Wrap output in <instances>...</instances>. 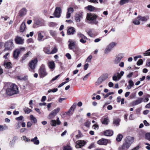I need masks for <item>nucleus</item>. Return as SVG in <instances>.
<instances>
[{
	"label": "nucleus",
	"instance_id": "69168bd1",
	"mask_svg": "<svg viewBox=\"0 0 150 150\" xmlns=\"http://www.w3.org/2000/svg\"><path fill=\"white\" fill-rule=\"evenodd\" d=\"M145 144L147 146H146V148L148 150H150V144L147 143H146Z\"/></svg>",
	"mask_w": 150,
	"mask_h": 150
},
{
	"label": "nucleus",
	"instance_id": "603ef678",
	"mask_svg": "<svg viewBox=\"0 0 150 150\" xmlns=\"http://www.w3.org/2000/svg\"><path fill=\"white\" fill-rule=\"evenodd\" d=\"M87 39V38L86 37V38L85 39H81L80 40V42H81L82 43L84 44L86 42V40Z\"/></svg>",
	"mask_w": 150,
	"mask_h": 150
},
{
	"label": "nucleus",
	"instance_id": "b1692460",
	"mask_svg": "<svg viewBox=\"0 0 150 150\" xmlns=\"http://www.w3.org/2000/svg\"><path fill=\"white\" fill-rule=\"evenodd\" d=\"M38 37L37 38L38 40L39 41H42V39L44 36L42 35L40 31L38 32Z\"/></svg>",
	"mask_w": 150,
	"mask_h": 150
},
{
	"label": "nucleus",
	"instance_id": "a878e982",
	"mask_svg": "<svg viewBox=\"0 0 150 150\" xmlns=\"http://www.w3.org/2000/svg\"><path fill=\"white\" fill-rule=\"evenodd\" d=\"M4 67L7 69L10 68L12 67V64L10 62H4Z\"/></svg>",
	"mask_w": 150,
	"mask_h": 150
},
{
	"label": "nucleus",
	"instance_id": "393cba45",
	"mask_svg": "<svg viewBox=\"0 0 150 150\" xmlns=\"http://www.w3.org/2000/svg\"><path fill=\"white\" fill-rule=\"evenodd\" d=\"M82 15L81 13L77 14L76 15L75 20L76 22H79L80 19L82 18Z\"/></svg>",
	"mask_w": 150,
	"mask_h": 150
},
{
	"label": "nucleus",
	"instance_id": "4468645a",
	"mask_svg": "<svg viewBox=\"0 0 150 150\" xmlns=\"http://www.w3.org/2000/svg\"><path fill=\"white\" fill-rule=\"evenodd\" d=\"M26 12L27 11L26 8H23L20 11L19 13V16L21 17L23 16L26 14Z\"/></svg>",
	"mask_w": 150,
	"mask_h": 150
},
{
	"label": "nucleus",
	"instance_id": "4c0bfd02",
	"mask_svg": "<svg viewBox=\"0 0 150 150\" xmlns=\"http://www.w3.org/2000/svg\"><path fill=\"white\" fill-rule=\"evenodd\" d=\"M129 0H121L120 1V4L122 5L129 2Z\"/></svg>",
	"mask_w": 150,
	"mask_h": 150
},
{
	"label": "nucleus",
	"instance_id": "c9c22d12",
	"mask_svg": "<svg viewBox=\"0 0 150 150\" xmlns=\"http://www.w3.org/2000/svg\"><path fill=\"white\" fill-rule=\"evenodd\" d=\"M24 111L26 113L29 114L32 111V110L28 108L25 107L24 108Z\"/></svg>",
	"mask_w": 150,
	"mask_h": 150
},
{
	"label": "nucleus",
	"instance_id": "680f3d73",
	"mask_svg": "<svg viewBox=\"0 0 150 150\" xmlns=\"http://www.w3.org/2000/svg\"><path fill=\"white\" fill-rule=\"evenodd\" d=\"M115 74H116L117 77V78H118V80H119L121 77V76H120V74L119 73H117Z\"/></svg>",
	"mask_w": 150,
	"mask_h": 150
},
{
	"label": "nucleus",
	"instance_id": "f3484780",
	"mask_svg": "<svg viewBox=\"0 0 150 150\" xmlns=\"http://www.w3.org/2000/svg\"><path fill=\"white\" fill-rule=\"evenodd\" d=\"M75 31L74 28L72 27H71L68 29L67 34L69 35H73L74 34Z\"/></svg>",
	"mask_w": 150,
	"mask_h": 150
},
{
	"label": "nucleus",
	"instance_id": "7c9ffc66",
	"mask_svg": "<svg viewBox=\"0 0 150 150\" xmlns=\"http://www.w3.org/2000/svg\"><path fill=\"white\" fill-rule=\"evenodd\" d=\"M142 100V98H140L138 100L134 101L133 102V105H138L141 103Z\"/></svg>",
	"mask_w": 150,
	"mask_h": 150
},
{
	"label": "nucleus",
	"instance_id": "423d86ee",
	"mask_svg": "<svg viewBox=\"0 0 150 150\" xmlns=\"http://www.w3.org/2000/svg\"><path fill=\"white\" fill-rule=\"evenodd\" d=\"M39 74L40 78H43L47 74L44 66L41 67L39 69Z\"/></svg>",
	"mask_w": 150,
	"mask_h": 150
},
{
	"label": "nucleus",
	"instance_id": "49530a36",
	"mask_svg": "<svg viewBox=\"0 0 150 150\" xmlns=\"http://www.w3.org/2000/svg\"><path fill=\"white\" fill-rule=\"evenodd\" d=\"M22 140H24L26 142H29L30 141L29 139L27 138L25 136H23L22 137Z\"/></svg>",
	"mask_w": 150,
	"mask_h": 150
},
{
	"label": "nucleus",
	"instance_id": "39448f33",
	"mask_svg": "<svg viewBox=\"0 0 150 150\" xmlns=\"http://www.w3.org/2000/svg\"><path fill=\"white\" fill-rule=\"evenodd\" d=\"M38 62L37 59V58H34L29 62L28 65L30 68L32 70H34Z\"/></svg>",
	"mask_w": 150,
	"mask_h": 150
},
{
	"label": "nucleus",
	"instance_id": "72a5a7b5",
	"mask_svg": "<svg viewBox=\"0 0 150 150\" xmlns=\"http://www.w3.org/2000/svg\"><path fill=\"white\" fill-rule=\"evenodd\" d=\"M138 19L140 21H147L146 18L144 17H142L140 16H138Z\"/></svg>",
	"mask_w": 150,
	"mask_h": 150
},
{
	"label": "nucleus",
	"instance_id": "f8f14e48",
	"mask_svg": "<svg viewBox=\"0 0 150 150\" xmlns=\"http://www.w3.org/2000/svg\"><path fill=\"white\" fill-rule=\"evenodd\" d=\"M76 148H80L84 146L85 143L84 141L78 140L76 142Z\"/></svg>",
	"mask_w": 150,
	"mask_h": 150
},
{
	"label": "nucleus",
	"instance_id": "5701e85b",
	"mask_svg": "<svg viewBox=\"0 0 150 150\" xmlns=\"http://www.w3.org/2000/svg\"><path fill=\"white\" fill-rule=\"evenodd\" d=\"M26 28V26L25 23L24 22H23L21 25L20 28V31L21 32H24Z\"/></svg>",
	"mask_w": 150,
	"mask_h": 150
},
{
	"label": "nucleus",
	"instance_id": "2f4dec72",
	"mask_svg": "<svg viewBox=\"0 0 150 150\" xmlns=\"http://www.w3.org/2000/svg\"><path fill=\"white\" fill-rule=\"evenodd\" d=\"M123 137V136L122 134H118L116 138V140L118 142H120Z\"/></svg>",
	"mask_w": 150,
	"mask_h": 150
},
{
	"label": "nucleus",
	"instance_id": "9b49d317",
	"mask_svg": "<svg viewBox=\"0 0 150 150\" xmlns=\"http://www.w3.org/2000/svg\"><path fill=\"white\" fill-rule=\"evenodd\" d=\"M51 125L53 126H55L57 125H60L61 124V122L59 120V118L58 117L57 120H52L50 121Z\"/></svg>",
	"mask_w": 150,
	"mask_h": 150
},
{
	"label": "nucleus",
	"instance_id": "de8ad7c7",
	"mask_svg": "<svg viewBox=\"0 0 150 150\" xmlns=\"http://www.w3.org/2000/svg\"><path fill=\"white\" fill-rule=\"evenodd\" d=\"M44 52L47 54H51V52L49 48H45L44 49Z\"/></svg>",
	"mask_w": 150,
	"mask_h": 150
},
{
	"label": "nucleus",
	"instance_id": "774afa93",
	"mask_svg": "<svg viewBox=\"0 0 150 150\" xmlns=\"http://www.w3.org/2000/svg\"><path fill=\"white\" fill-rule=\"evenodd\" d=\"M112 79L115 81H116L118 80V78L117 77L116 74H115L112 77Z\"/></svg>",
	"mask_w": 150,
	"mask_h": 150
},
{
	"label": "nucleus",
	"instance_id": "c03bdc74",
	"mask_svg": "<svg viewBox=\"0 0 150 150\" xmlns=\"http://www.w3.org/2000/svg\"><path fill=\"white\" fill-rule=\"evenodd\" d=\"M145 138L150 141V132L146 134L145 135Z\"/></svg>",
	"mask_w": 150,
	"mask_h": 150
},
{
	"label": "nucleus",
	"instance_id": "bf43d9fd",
	"mask_svg": "<svg viewBox=\"0 0 150 150\" xmlns=\"http://www.w3.org/2000/svg\"><path fill=\"white\" fill-rule=\"evenodd\" d=\"M18 79L20 80H25L26 78L25 77H21L20 76H18L17 77Z\"/></svg>",
	"mask_w": 150,
	"mask_h": 150
},
{
	"label": "nucleus",
	"instance_id": "5fc2aeb1",
	"mask_svg": "<svg viewBox=\"0 0 150 150\" xmlns=\"http://www.w3.org/2000/svg\"><path fill=\"white\" fill-rule=\"evenodd\" d=\"M50 33L51 35L53 37L55 36L56 35V33L55 31L52 30H50Z\"/></svg>",
	"mask_w": 150,
	"mask_h": 150
},
{
	"label": "nucleus",
	"instance_id": "a211bd4d",
	"mask_svg": "<svg viewBox=\"0 0 150 150\" xmlns=\"http://www.w3.org/2000/svg\"><path fill=\"white\" fill-rule=\"evenodd\" d=\"M31 54V52L29 51L27 52L26 54H25L23 57H22V59L20 60V61L23 63V61L25 60L26 58L29 56V55Z\"/></svg>",
	"mask_w": 150,
	"mask_h": 150
},
{
	"label": "nucleus",
	"instance_id": "9d476101",
	"mask_svg": "<svg viewBox=\"0 0 150 150\" xmlns=\"http://www.w3.org/2000/svg\"><path fill=\"white\" fill-rule=\"evenodd\" d=\"M24 39L20 36H17L15 39L16 43L19 45H22L24 43Z\"/></svg>",
	"mask_w": 150,
	"mask_h": 150
},
{
	"label": "nucleus",
	"instance_id": "aec40b11",
	"mask_svg": "<svg viewBox=\"0 0 150 150\" xmlns=\"http://www.w3.org/2000/svg\"><path fill=\"white\" fill-rule=\"evenodd\" d=\"M48 66L51 69H54L55 68V64L54 61H51L48 63Z\"/></svg>",
	"mask_w": 150,
	"mask_h": 150
},
{
	"label": "nucleus",
	"instance_id": "7ed1b4c3",
	"mask_svg": "<svg viewBox=\"0 0 150 150\" xmlns=\"http://www.w3.org/2000/svg\"><path fill=\"white\" fill-rule=\"evenodd\" d=\"M4 47H5L4 50V51L11 50L14 47L13 40H11L5 42Z\"/></svg>",
	"mask_w": 150,
	"mask_h": 150
},
{
	"label": "nucleus",
	"instance_id": "864d4df0",
	"mask_svg": "<svg viewBox=\"0 0 150 150\" xmlns=\"http://www.w3.org/2000/svg\"><path fill=\"white\" fill-rule=\"evenodd\" d=\"M129 85L133 87L134 84L132 80H129L128 81Z\"/></svg>",
	"mask_w": 150,
	"mask_h": 150
},
{
	"label": "nucleus",
	"instance_id": "6ab92c4d",
	"mask_svg": "<svg viewBox=\"0 0 150 150\" xmlns=\"http://www.w3.org/2000/svg\"><path fill=\"white\" fill-rule=\"evenodd\" d=\"M20 53V51L19 50H16L13 52V56L14 57L15 59L17 58Z\"/></svg>",
	"mask_w": 150,
	"mask_h": 150
},
{
	"label": "nucleus",
	"instance_id": "2eb2a0df",
	"mask_svg": "<svg viewBox=\"0 0 150 150\" xmlns=\"http://www.w3.org/2000/svg\"><path fill=\"white\" fill-rule=\"evenodd\" d=\"M68 42H70L68 45L69 48L71 50L74 49L75 47V43L71 42V40H69Z\"/></svg>",
	"mask_w": 150,
	"mask_h": 150
},
{
	"label": "nucleus",
	"instance_id": "f03ea898",
	"mask_svg": "<svg viewBox=\"0 0 150 150\" xmlns=\"http://www.w3.org/2000/svg\"><path fill=\"white\" fill-rule=\"evenodd\" d=\"M134 138L133 137H128L125 139V142L123 144L122 146V149L123 150H126L134 142Z\"/></svg>",
	"mask_w": 150,
	"mask_h": 150
},
{
	"label": "nucleus",
	"instance_id": "ea45409f",
	"mask_svg": "<svg viewBox=\"0 0 150 150\" xmlns=\"http://www.w3.org/2000/svg\"><path fill=\"white\" fill-rule=\"evenodd\" d=\"M112 50L107 46L104 51L105 53L106 54Z\"/></svg>",
	"mask_w": 150,
	"mask_h": 150
},
{
	"label": "nucleus",
	"instance_id": "dca6fc26",
	"mask_svg": "<svg viewBox=\"0 0 150 150\" xmlns=\"http://www.w3.org/2000/svg\"><path fill=\"white\" fill-rule=\"evenodd\" d=\"M60 110V108H57L56 109L53 110L50 113V115H52L53 117H54L59 112Z\"/></svg>",
	"mask_w": 150,
	"mask_h": 150
},
{
	"label": "nucleus",
	"instance_id": "e433bc0d",
	"mask_svg": "<svg viewBox=\"0 0 150 150\" xmlns=\"http://www.w3.org/2000/svg\"><path fill=\"white\" fill-rule=\"evenodd\" d=\"M109 121L107 118H104L103 121H102V124L105 125H107Z\"/></svg>",
	"mask_w": 150,
	"mask_h": 150
},
{
	"label": "nucleus",
	"instance_id": "09e8293b",
	"mask_svg": "<svg viewBox=\"0 0 150 150\" xmlns=\"http://www.w3.org/2000/svg\"><path fill=\"white\" fill-rule=\"evenodd\" d=\"M90 124V122L88 120L86 121L84 124L85 125L88 127H89Z\"/></svg>",
	"mask_w": 150,
	"mask_h": 150
},
{
	"label": "nucleus",
	"instance_id": "052dcab7",
	"mask_svg": "<svg viewBox=\"0 0 150 150\" xmlns=\"http://www.w3.org/2000/svg\"><path fill=\"white\" fill-rule=\"evenodd\" d=\"M23 118V117L22 116H21L19 117H16V119L17 120H22Z\"/></svg>",
	"mask_w": 150,
	"mask_h": 150
},
{
	"label": "nucleus",
	"instance_id": "0eeeda50",
	"mask_svg": "<svg viewBox=\"0 0 150 150\" xmlns=\"http://www.w3.org/2000/svg\"><path fill=\"white\" fill-rule=\"evenodd\" d=\"M76 105L77 104L76 103H74L71 106L69 110L67 112H65L66 114L69 116L72 115L74 111L76 108Z\"/></svg>",
	"mask_w": 150,
	"mask_h": 150
},
{
	"label": "nucleus",
	"instance_id": "c756f323",
	"mask_svg": "<svg viewBox=\"0 0 150 150\" xmlns=\"http://www.w3.org/2000/svg\"><path fill=\"white\" fill-rule=\"evenodd\" d=\"M120 121V119L119 118L115 119L113 120V124L117 126L119 125Z\"/></svg>",
	"mask_w": 150,
	"mask_h": 150
},
{
	"label": "nucleus",
	"instance_id": "37998d69",
	"mask_svg": "<svg viewBox=\"0 0 150 150\" xmlns=\"http://www.w3.org/2000/svg\"><path fill=\"white\" fill-rule=\"evenodd\" d=\"M18 139V137H14L12 141L10 142V144H14L15 142Z\"/></svg>",
	"mask_w": 150,
	"mask_h": 150
},
{
	"label": "nucleus",
	"instance_id": "412c9836",
	"mask_svg": "<svg viewBox=\"0 0 150 150\" xmlns=\"http://www.w3.org/2000/svg\"><path fill=\"white\" fill-rule=\"evenodd\" d=\"M31 141L33 142L34 144L36 145H38L39 144V141L38 139V137H35L34 138L31 139Z\"/></svg>",
	"mask_w": 150,
	"mask_h": 150
},
{
	"label": "nucleus",
	"instance_id": "a19ab883",
	"mask_svg": "<svg viewBox=\"0 0 150 150\" xmlns=\"http://www.w3.org/2000/svg\"><path fill=\"white\" fill-rule=\"evenodd\" d=\"M88 10L90 11H92L95 9V8L91 5H89L86 7Z\"/></svg>",
	"mask_w": 150,
	"mask_h": 150
},
{
	"label": "nucleus",
	"instance_id": "1a4fd4ad",
	"mask_svg": "<svg viewBox=\"0 0 150 150\" xmlns=\"http://www.w3.org/2000/svg\"><path fill=\"white\" fill-rule=\"evenodd\" d=\"M124 55L123 54L120 53L117 55L114 61V63L115 64H117L120 61L121 59L124 57Z\"/></svg>",
	"mask_w": 150,
	"mask_h": 150
},
{
	"label": "nucleus",
	"instance_id": "bb28decb",
	"mask_svg": "<svg viewBox=\"0 0 150 150\" xmlns=\"http://www.w3.org/2000/svg\"><path fill=\"white\" fill-rule=\"evenodd\" d=\"M30 120L34 123H36L37 122V120L36 118L33 115H31L30 116Z\"/></svg>",
	"mask_w": 150,
	"mask_h": 150
},
{
	"label": "nucleus",
	"instance_id": "c85d7f7f",
	"mask_svg": "<svg viewBox=\"0 0 150 150\" xmlns=\"http://www.w3.org/2000/svg\"><path fill=\"white\" fill-rule=\"evenodd\" d=\"M104 81L100 77L98 78L96 83V85H98Z\"/></svg>",
	"mask_w": 150,
	"mask_h": 150
},
{
	"label": "nucleus",
	"instance_id": "f704fd0d",
	"mask_svg": "<svg viewBox=\"0 0 150 150\" xmlns=\"http://www.w3.org/2000/svg\"><path fill=\"white\" fill-rule=\"evenodd\" d=\"M116 44L115 42H113L110 44L108 46L112 50L113 48L116 45Z\"/></svg>",
	"mask_w": 150,
	"mask_h": 150
},
{
	"label": "nucleus",
	"instance_id": "473e14b6",
	"mask_svg": "<svg viewBox=\"0 0 150 150\" xmlns=\"http://www.w3.org/2000/svg\"><path fill=\"white\" fill-rule=\"evenodd\" d=\"M108 74H105L102 76H101L100 77L104 81L108 77Z\"/></svg>",
	"mask_w": 150,
	"mask_h": 150
},
{
	"label": "nucleus",
	"instance_id": "4d7b16f0",
	"mask_svg": "<svg viewBox=\"0 0 150 150\" xmlns=\"http://www.w3.org/2000/svg\"><path fill=\"white\" fill-rule=\"evenodd\" d=\"M92 57V55H89L88 57L87 58V59L86 60V62H90L91 61Z\"/></svg>",
	"mask_w": 150,
	"mask_h": 150
},
{
	"label": "nucleus",
	"instance_id": "f257e3e1",
	"mask_svg": "<svg viewBox=\"0 0 150 150\" xmlns=\"http://www.w3.org/2000/svg\"><path fill=\"white\" fill-rule=\"evenodd\" d=\"M7 86L8 88L6 89V92L8 95L11 96L18 93V89L16 85L9 83Z\"/></svg>",
	"mask_w": 150,
	"mask_h": 150
},
{
	"label": "nucleus",
	"instance_id": "79ce46f5",
	"mask_svg": "<svg viewBox=\"0 0 150 150\" xmlns=\"http://www.w3.org/2000/svg\"><path fill=\"white\" fill-rule=\"evenodd\" d=\"M77 36L79 38H81V39H85L86 37L83 35L82 34L80 33H78Z\"/></svg>",
	"mask_w": 150,
	"mask_h": 150
},
{
	"label": "nucleus",
	"instance_id": "ddd939ff",
	"mask_svg": "<svg viewBox=\"0 0 150 150\" xmlns=\"http://www.w3.org/2000/svg\"><path fill=\"white\" fill-rule=\"evenodd\" d=\"M108 143V140L104 139H102L99 140L97 142L98 144L100 145H106Z\"/></svg>",
	"mask_w": 150,
	"mask_h": 150
},
{
	"label": "nucleus",
	"instance_id": "6e6552de",
	"mask_svg": "<svg viewBox=\"0 0 150 150\" xmlns=\"http://www.w3.org/2000/svg\"><path fill=\"white\" fill-rule=\"evenodd\" d=\"M61 11L62 10L60 7H56L53 14L54 16L57 18H59L60 16Z\"/></svg>",
	"mask_w": 150,
	"mask_h": 150
},
{
	"label": "nucleus",
	"instance_id": "338daca9",
	"mask_svg": "<svg viewBox=\"0 0 150 150\" xmlns=\"http://www.w3.org/2000/svg\"><path fill=\"white\" fill-rule=\"evenodd\" d=\"M32 125V123L30 122H28L27 123V126L28 127H31Z\"/></svg>",
	"mask_w": 150,
	"mask_h": 150
},
{
	"label": "nucleus",
	"instance_id": "6e6d98bb",
	"mask_svg": "<svg viewBox=\"0 0 150 150\" xmlns=\"http://www.w3.org/2000/svg\"><path fill=\"white\" fill-rule=\"evenodd\" d=\"M143 63V61L142 59H139L137 62V64L138 65H142Z\"/></svg>",
	"mask_w": 150,
	"mask_h": 150
},
{
	"label": "nucleus",
	"instance_id": "e2e57ef3",
	"mask_svg": "<svg viewBox=\"0 0 150 150\" xmlns=\"http://www.w3.org/2000/svg\"><path fill=\"white\" fill-rule=\"evenodd\" d=\"M66 56L68 59H71V55L69 53H67L66 54Z\"/></svg>",
	"mask_w": 150,
	"mask_h": 150
},
{
	"label": "nucleus",
	"instance_id": "a18cd8bd",
	"mask_svg": "<svg viewBox=\"0 0 150 150\" xmlns=\"http://www.w3.org/2000/svg\"><path fill=\"white\" fill-rule=\"evenodd\" d=\"M49 25L50 27H56L57 25V24L54 22H51L49 23Z\"/></svg>",
	"mask_w": 150,
	"mask_h": 150
},
{
	"label": "nucleus",
	"instance_id": "13d9d810",
	"mask_svg": "<svg viewBox=\"0 0 150 150\" xmlns=\"http://www.w3.org/2000/svg\"><path fill=\"white\" fill-rule=\"evenodd\" d=\"M91 73H89L87 74H86L84 77L83 78V80L84 81L86 80L88 78V77H89L90 74Z\"/></svg>",
	"mask_w": 150,
	"mask_h": 150
},
{
	"label": "nucleus",
	"instance_id": "20e7f679",
	"mask_svg": "<svg viewBox=\"0 0 150 150\" xmlns=\"http://www.w3.org/2000/svg\"><path fill=\"white\" fill-rule=\"evenodd\" d=\"M96 18L97 16L96 15L91 13H88L86 18L88 20L90 21V23L96 25L98 23V21L96 20Z\"/></svg>",
	"mask_w": 150,
	"mask_h": 150
},
{
	"label": "nucleus",
	"instance_id": "8fccbe9b",
	"mask_svg": "<svg viewBox=\"0 0 150 150\" xmlns=\"http://www.w3.org/2000/svg\"><path fill=\"white\" fill-rule=\"evenodd\" d=\"M57 51V49L56 47H54L51 51V54H53L56 53Z\"/></svg>",
	"mask_w": 150,
	"mask_h": 150
},
{
	"label": "nucleus",
	"instance_id": "4be33fe9",
	"mask_svg": "<svg viewBox=\"0 0 150 150\" xmlns=\"http://www.w3.org/2000/svg\"><path fill=\"white\" fill-rule=\"evenodd\" d=\"M104 134L105 136H110L112 135L113 132L111 130H107L104 132Z\"/></svg>",
	"mask_w": 150,
	"mask_h": 150
},
{
	"label": "nucleus",
	"instance_id": "cd10ccee",
	"mask_svg": "<svg viewBox=\"0 0 150 150\" xmlns=\"http://www.w3.org/2000/svg\"><path fill=\"white\" fill-rule=\"evenodd\" d=\"M133 23L135 25H138L140 24V22L139 20L138 19V17L135 18V19L133 20Z\"/></svg>",
	"mask_w": 150,
	"mask_h": 150
},
{
	"label": "nucleus",
	"instance_id": "58836bf2",
	"mask_svg": "<svg viewBox=\"0 0 150 150\" xmlns=\"http://www.w3.org/2000/svg\"><path fill=\"white\" fill-rule=\"evenodd\" d=\"M63 150H72V148L69 146L67 145L63 147Z\"/></svg>",
	"mask_w": 150,
	"mask_h": 150
},
{
	"label": "nucleus",
	"instance_id": "0e129e2a",
	"mask_svg": "<svg viewBox=\"0 0 150 150\" xmlns=\"http://www.w3.org/2000/svg\"><path fill=\"white\" fill-rule=\"evenodd\" d=\"M60 76L59 75H58L57 76H56L54 77L53 78L52 80L51 81L52 82L53 81H54V80H56L59 76Z\"/></svg>",
	"mask_w": 150,
	"mask_h": 150
},
{
	"label": "nucleus",
	"instance_id": "3c124183",
	"mask_svg": "<svg viewBox=\"0 0 150 150\" xmlns=\"http://www.w3.org/2000/svg\"><path fill=\"white\" fill-rule=\"evenodd\" d=\"M74 10L73 8L70 7L67 9V12L68 13H72L73 12Z\"/></svg>",
	"mask_w": 150,
	"mask_h": 150
}]
</instances>
